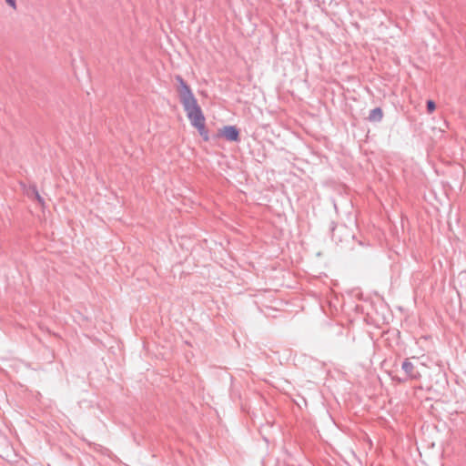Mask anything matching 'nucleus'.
Here are the masks:
<instances>
[{
    "mask_svg": "<svg viewBox=\"0 0 466 466\" xmlns=\"http://www.w3.org/2000/svg\"><path fill=\"white\" fill-rule=\"evenodd\" d=\"M221 134L228 141L238 142L240 140L239 130L235 126L224 127Z\"/></svg>",
    "mask_w": 466,
    "mask_h": 466,
    "instance_id": "3",
    "label": "nucleus"
},
{
    "mask_svg": "<svg viewBox=\"0 0 466 466\" xmlns=\"http://www.w3.org/2000/svg\"><path fill=\"white\" fill-rule=\"evenodd\" d=\"M175 80L177 83L176 90L187 118L191 125L198 129L202 138L205 141H208L209 137L208 131L206 127V119L197 98L195 97L190 86L180 75L175 76Z\"/></svg>",
    "mask_w": 466,
    "mask_h": 466,
    "instance_id": "1",
    "label": "nucleus"
},
{
    "mask_svg": "<svg viewBox=\"0 0 466 466\" xmlns=\"http://www.w3.org/2000/svg\"><path fill=\"white\" fill-rule=\"evenodd\" d=\"M426 108H427V112L429 114H431L436 108L435 102L433 100H428L426 103Z\"/></svg>",
    "mask_w": 466,
    "mask_h": 466,
    "instance_id": "6",
    "label": "nucleus"
},
{
    "mask_svg": "<svg viewBox=\"0 0 466 466\" xmlns=\"http://www.w3.org/2000/svg\"><path fill=\"white\" fill-rule=\"evenodd\" d=\"M392 380L397 381V382H399V383H402V382H405V381L408 380V379H406V377L405 378H400V377H397V376L393 377Z\"/></svg>",
    "mask_w": 466,
    "mask_h": 466,
    "instance_id": "7",
    "label": "nucleus"
},
{
    "mask_svg": "<svg viewBox=\"0 0 466 466\" xmlns=\"http://www.w3.org/2000/svg\"><path fill=\"white\" fill-rule=\"evenodd\" d=\"M5 2L10 5L12 6L14 9L16 8V2L15 0H5Z\"/></svg>",
    "mask_w": 466,
    "mask_h": 466,
    "instance_id": "8",
    "label": "nucleus"
},
{
    "mask_svg": "<svg viewBox=\"0 0 466 466\" xmlns=\"http://www.w3.org/2000/svg\"><path fill=\"white\" fill-rule=\"evenodd\" d=\"M25 194L29 198H34L39 204L44 205V198L40 196L35 185L29 186V187L25 189Z\"/></svg>",
    "mask_w": 466,
    "mask_h": 466,
    "instance_id": "4",
    "label": "nucleus"
},
{
    "mask_svg": "<svg viewBox=\"0 0 466 466\" xmlns=\"http://www.w3.org/2000/svg\"><path fill=\"white\" fill-rule=\"evenodd\" d=\"M401 369L406 374V379L408 380H418L420 377V372L414 366V364L410 360V359H405L401 364Z\"/></svg>",
    "mask_w": 466,
    "mask_h": 466,
    "instance_id": "2",
    "label": "nucleus"
},
{
    "mask_svg": "<svg viewBox=\"0 0 466 466\" xmlns=\"http://www.w3.org/2000/svg\"><path fill=\"white\" fill-rule=\"evenodd\" d=\"M383 118V111L380 107H375L370 111L368 120L370 122H380Z\"/></svg>",
    "mask_w": 466,
    "mask_h": 466,
    "instance_id": "5",
    "label": "nucleus"
}]
</instances>
